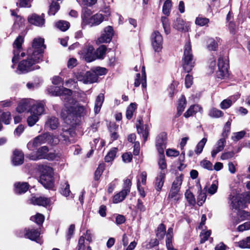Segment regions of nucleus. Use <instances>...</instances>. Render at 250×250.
Instances as JSON below:
<instances>
[{
	"instance_id": "nucleus-60",
	"label": "nucleus",
	"mask_w": 250,
	"mask_h": 250,
	"mask_svg": "<svg viewBox=\"0 0 250 250\" xmlns=\"http://www.w3.org/2000/svg\"><path fill=\"white\" fill-rule=\"evenodd\" d=\"M98 77V76L105 75L107 73V70L104 67H97L92 70Z\"/></svg>"
},
{
	"instance_id": "nucleus-7",
	"label": "nucleus",
	"mask_w": 250,
	"mask_h": 250,
	"mask_svg": "<svg viewBox=\"0 0 250 250\" xmlns=\"http://www.w3.org/2000/svg\"><path fill=\"white\" fill-rule=\"evenodd\" d=\"M151 45L154 51L160 52L163 48V38L160 33L157 31H154L151 34L150 37Z\"/></svg>"
},
{
	"instance_id": "nucleus-44",
	"label": "nucleus",
	"mask_w": 250,
	"mask_h": 250,
	"mask_svg": "<svg viewBox=\"0 0 250 250\" xmlns=\"http://www.w3.org/2000/svg\"><path fill=\"white\" fill-rule=\"evenodd\" d=\"M183 179V176L182 174L179 176H177L173 181L171 188L180 190L181 186L182 184Z\"/></svg>"
},
{
	"instance_id": "nucleus-1",
	"label": "nucleus",
	"mask_w": 250,
	"mask_h": 250,
	"mask_svg": "<svg viewBox=\"0 0 250 250\" xmlns=\"http://www.w3.org/2000/svg\"><path fill=\"white\" fill-rule=\"evenodd\" d=\"M91 10L86 8L82 14V26L84 28L86 25L90 27L99 25L104 20H106L105 17L101 13H97L91 16Z\"/></svg>"
},
{
	"instance_id": "nucleus-59",
	"label": "nucleus",
	"mask_w": 250,
	"mask_h": 250,
	"mask_svg": "<svg viewBox=\"0 0 250 250\" xmlns=\"http://www.w3.org/2000/svg\"><path fill=\"white\" fill-rule=\"evenodd\" d=\"M70 191L69 189V185L67 182H65L63 185H62L61 190V193L67 197L69 195Z\"/></svg>"
},
{
	"instance_id": "nucleus-54",
	"label": "nucleus",
	"mask_w": 250,
	"mask_h": 250,
	"mask_svg": "<svg viewBox=\"0 0 250 250\" xmlns=\"http://www.w3.org/2000/svg\"><path fill=\"white\" fill-rule=\"evenodd\" d=\"M237 245L241 248H250V236L238 242Z\"/></svg>"
},
{
	"instance_id": "nucleus-53",
	"label": "nucleus",
	"mask_w": 250,
	"mask_h": 250,
	"mask_svg": "<svg viewBox=\"0 0 250 250\" xmlns=\"http://www.w3.org/2000/svg\"><path fill=\"white\" fill-rule=\"evenodd\" d=\"M30 219L38 225H41L43 223L44 220V217L42 214L38 213L36 215L32 216Z\"/></svg>"
},
{
	"instance_id": "nucleus-57",
	"label": "nucleus",
	"mask_w": 250,
	"mask_h": 250,
	"mask_svg": "<svg viewBox=\"0 0 250 250\" xmlns=\"http://www.w3.org/2000/svg\"><path fill=\"white\" fill-rule=\"evenodd\" d=\"M208 43L207 47L209 50H216L218 47V44L213 39H209L208 41Z\"/></svg>"
},
{
	"instance_id": "nucleus-8",
	"label": "nucleus",
	"mask_w": 250,
	"mask_h": 250,
	"mask_svg": "<svg viewBox=\"0 0 250 250\" xmlns=\"http://www.w3.org/2000/svg\"><path fill=\"white\" fill-rule=\"evenodd\" d=\"M23 42V37L21 36H19L13 43L14 56L12 60L13 63H17L19 59V53L22 50V44Z\"/></svg>"
},
{
	"instance_id": "nucleus-63",
	"label": "nucleus",
	"mask_w": 250,
	"mask_h": 250,
	"mask_svg": "<svg viewBox=\"0 0 250 250\" xmlns=\"http://www.w3.org/2000/svg\"><path fill=\"white\" fill-rule=\"evenodd\" d=\"M245 135V132L242 131L234 133L231 136V139L234 141H238L242 139Z\"/></svg>"
},
{
	"instance_id": "nucleus-45",
	"label": "nucleus",
	"mask_w": 250,
	"mask_h": 250,
	"mask_svg": "<svg viewBox=\"0 0 250 250\" xmlns=\"http://www.w3.org/2000/svg\"><path fill=\"white\" fill-rule=\"evenodd\" d=\"M209 22L208 18L199 15L195 20V23L199 26H203L207 25Z\"/></svg>"
},
{
	"instance_id": "nucleus-17",
	"label": "nucleus",
	"mask_w": 250,
	"mask_h": 250,
	"mask_svg": "<svg viewBox=\"0 0 250 250\" xmlns=\"http://www.w3.org/2000/svg\"><path fill=\"white\" fill-rule=\"evenodd\" d=\"M142 83V87L146 88V75L144 65L142 66V77L140 73L136 74V78L135 80L134 85L138 87Z\"/></svg>"
},
{
	"instance_id": "nucleus-26",
	"label": "nucleus",
	"mask_w": 250,
	"mask_h": 250,
	"mask_svg": "<svg viewBox=\"0 0 250 250\" xmlns=\"http://www.w3.org/2000/svg\"><path fill=\"white\" fill-rule=\"evenodd\" d=\"M23 153L19 150H16L13 152L12 162L14 165L18 166L22 164L23 162Z\"/></svg>"
},
{
	"instance_id": "nucleus-51",
	"label": "nucleus",
	"mask_w": 250,
	"mask_h": 250,
	"mask_svg": "<svg viewBox=\"0 0 250 250\" xmlns=\"http://www.w3.org/2000/svg\"><path fill=\"white\" fill-rule=\"evenodd\" d=\"M185 195L188 202L190 205L193 206L195 204V198L193 193L190 191L187 190Z\"/></svg>"
},
{
	"instance_id": "nucleus-58",
	"label": "nucleus",
	"mask_w": 250,
	"mask_h": 250,
	"mask_svg": "<svg viewBox=\"0 0 250 250\" xmlns=\"http://www.w3.org/2000/svg\"><path fill=\"white\" fill-rule=\"evenodd\" d=\"M223 112L217 109L212 108L209 112V115L212 118H219L223 115Z\"/></svg>"
},
{
	"instance_id": "nucleus-25",
	"label": "nucleus",
	"mask_w": 250,
	"mask_h": 250,
	"mask_svg": "<svg viewBox=\"0 0 250 250\" xmlns=\"http://www.w3.org/2000/svg\"><path fill=\"white\" fill-rule=\"evenodd\" d=\"M29 188V185L26 182H17L14 184V191L17 194L25 193Z\"/></svg>"
},
{
	"instance_id": "nucleus-16",
	"label": "nucleus",
	"mask_w": 250,
	"mask_h": 250,
	"mask_svg": "<svg viewBox=\"0 0 250 250\" xmlns=\"http://www.w3.org/2000/svg\"><path fill=\"white\" fill-rule=\"evenodd\" d=\"M94 48L92 45H88L81 51L85 60L91 62L95 60V52L93 53Z\"/></svg>"
},
{
	"instance_id": "nucleus-35",
	"label": "nucleus",
	"mask_w": 250,
	"mask_h": 250,
	"mask_svg": "<svg viewBox=\"0 0 250 250\" xmlns=\"http://www.w3.org/2000/svg\"><path fill=\"white\" fill-rule=\"evenodd\" d=\"M107 48L104 45L99 46L95 52V60L103 59L105 55Z\"/></svg>"
},
{
	"instance_id": "nucleus-64",
	"label": "nucleus",
	"mask_w": 250,
	"mask_h": 250,
	"mask_svg": "<svg viewBox=\"0 0 250 250\" xmlns=\"http://www.w3.org/2000/svg\"><path fill=\"white\" fill-rule=\"evenodd\" d=\"M238 215L241 218V220H250V213L245 210L239 211Z\"/></svg>"
},
{
	"instance_id": "nucleus-3",
	"label": "nucleus",
	"mask_w": 250,
	"mask_h": 250,
	"mask_svg": "<svg viewBox=\"0 0 250 250\" xmlns=\"http://www.w3.org/2000/svg\"><path fill=\"white\" fill-rule=\"evenodd\" d=\"M45 47L44 45V40L42 38H36L33 41L32 47L27 51L29 55L34 56L35 62H40L42 60V53Z\"/></svg>"
},
{
	"instance_id": "nucleus-28",
	"label": "nucleus",
	"mask_w": 250,
	"mask_h": 250,
	"mask_svg": "<svg viewBox=\"0 0 250 250\" xmlns=\"http://www.w3.org/2000/svg\"><path fill=\"white\" fill-rule=\"evenodd\" d=\"M49 92L52 93V95L56 96H60L62 95H67L68 96H70L72 94L71 90L64 88L63 87L61 88L55 87L54 91H50Z\"/></svg>"
},
{
	"instance_id": "nucleus-9",
	"label": "nucleus",
	"mask_w": 250,
	"mask_h": 250,
	"mask_svg": "<svg viewBox=\"0 0 250 250\" xmlns=\"http://www.w3.org/2000/svg\"><path fill=\"white\" fill-rule=\"evenodd\" d=\"M114 35V31L112 26H108L106 27L101 36L97 40V43L109 42L112 40Z\"/></svg>"
},
{
	"instance_id": "nucleus-30",
	"label": "nucleus",
	"mask_w": 250,
	"mask_h": 250,
	"mask_svg": "<svg viewBox=\"0 0 250 250\" xmlns=\"http://www.w3.org/2000/svg\"><path fill=\"white\" fill-rule=\"evenodd\" d=\"M51 138L49 133H45L39 135L34 138V141L36 143V145L39 146L42 144L45 143Z\"/></svg>"
},
{
	"instance_id": "nucleus-5",
	"label": "nucleus",
	"mask_w": 250,
	"mask_h": 250,
	"mask_svg": "<svg viewBox=\"0 0 250 250\" xmlns=\"http://www.w3.org/2000/svg\"><path fill=\"white\" fill-rule=\"evenodd\" d=\"M183 61V66L184 70L187 72H190L194 67V62L193 61V56L189 42L185 44Z\"/></svg>"
},
{
	"instance_id": "nucleus-39",
	"label": "nucleus",
	"mask_w": 250,
	"mask_h": 250,
	"mask_svg": "<svg viewBox=\"0 0 250 250\" xmlns=\"http://www.w3.org/2000/svg\"><path fill=\"white\" fill-rule=\"evenodd\" d=\"M0 120L6 125L9 124L11 120L10 113L0 110Z\"/></svg>"
},
{
	"instance_id": "nucleus-38",
	"label": "nucleus",
	"mask_w": 250,
	"mask_h": 250,
	"mask_svg": "<svg viewBox=\"0 0 250 250\" xmlns=\"http://www.w3.org/2000/svg\"><path fill=\"white\" fill-rule=\"evenodd\" d=\"M125 191H123V190L114 195L113 198V202L114 203H118L124 200L126 196L127 195Z\"/></svg>"
},
{
	"instance_id": "nucleus-46",
	"label": "nucleus",
	"mask_w": 250,
	"mask_h": 250,
	"mask_svg": "<svg viewBox=\"0 0 250 250\" xmlns=\"http://www.w3.org/2000/svg\"><path fill=\"white\" fill-rule=\"evenodd\" d=\"M166 234V227L163 224H161L158 227L156 236L158 239H162Z\"/></svg>"
},
{
	"instance_id": "nucleus-40",
	"label": "nucleus",
	"mask_w": 250,
	"mask_h": 250,
	"mask_svg": "<svg viewBox=\"0 0 250 250\" xmlns=\"http://www.w3.org/2000/svg\"><path fill=\"white\" fill-rule=\"evenodd\" d=\"M118 148L117 147H113L112 148L105 156L104 158L106 162H110L112 161L115 158Z\"/></svg>"
},
{
	"instance_id": "nucleus-61",
	"label": "nucleus",
	"mask_w": 250,
	"mask_h": 250,
	"mask_svg": "<svg viewBox=\"0 0 250 250\" xmlns=\"http://www.w3.org/2000/svg\"><path fill=\"white\" fill-rule=\"evenodd\" d=\"M131 186V180L128 178L124 180V187L123 190L125 191L127 193L130 192V187Z\"/></svg>"
},
{
	"instance_id": "nucleus-27",
	"label": "nucleus",
	"mask_w": 250,
	"mask_h": 250,
	"mask_svg": "<svg viewBox=\"0 0 250 250\" xmlns=\"http://www.w3.org/2000/svg\"><path fill=\"white\" fill-rule=\"evenodd\" d=\"M202 110V107L200 105L198 104L192 105L184 113V116L187 118L195 114L198 112H201Z\"/></svg>"
},
{
	"instance_id": "nucleus-55",
	"label": "nucleus",
	"mask_w": 250,
	"mask_h": 250,
	"mask_svg": "<svg viewBox=\"0 0 250 250\" xmlns=\"http://www.w3.org/2000/svg\"><path fill=\"white\" fill-rule=\"evenodd\" d=\"M211 234V230H203L200 234V243H204L205 241H206L208 237L210 236Z\"/></svg>"
},
{
	"instance_id": "nucleus-15",
	"label": "nucleus",
	"mask_w": 250,
	"mask_h": 250,
	"mask_svg": "<svg viewBox=\"0 0 250 250\" xmlns=\"http://www.w3.org/2000/svg\"><path fill=\"white\" fill-rule=\"evenodd\" d=\"M33 102V99H25L22 100L19 104L16 109L19 113H22L25 111L30 112V108L32 106V104Z\"/></svg>"
},
{
	"instance_id": "nucleus-49",
	"label": "nucleus",
	"mask_w": 250,
	"mask_h": 250,
	"mask_svg": "<svg viewBox=\"0 0 250 250\" xmlns=\"http://www.w3.org/2000/svg\"><path fill=\"white\" fill-rule=\"evenodd\" d=\"M179 190L171 188L168 194V198L172 199L175 201H178L180 198V195L179 193Z\"/></svg>"
},
{
	"instance_id": "nucleus-24",
	"label": "nucleus",
	"mask_w": 250,
	"mask_h": 250,
	"mask_svg": "<svg viewBox=\"0 0 250 250\" xmlns=\"http://www.w3.org/2000/svg\"><path fill=\"white\" fill-rule=\"evenodd\" d=\"M59 125L58 118L51 116L48 117L45 124V127L52 130L56 129Z\"/></svg>"
},
{
	"instance_id": "nucleus-36",
	"label": "nucleus",
	"mask_w": 250,
	"mask_h": 250,
	"mask_svg": "<svg viewBox=\"0 0 250 250\" xmlns=\"http://www.w3.org/2000/svg\"><path fill=\"white\" fill-rule=\"evenodd\" d=\"M97 80V77L93 70L86 72V83L96 82Z\"/></svg>"
},
{
	"instance_id": "nucleus-6",
	"label": "nucleus",
	"mask_w": 250,
	"mask_h": 250,
	"mask_svg": "<svg viewBox=\"0 0 250 250\" xmlns=\"http://www.w3.org/2000/svg\"><path fill=\"white\" fill-rule=\"evenodd\" d=\"M34 56L29 55L28 53V59L21 61L18 65V72L19 73H25L32 71L35 69H38L37 66H33V64L39 62H35L34 61Z\"/></svg>"
},
{
	"instance_id": "nucleus-29",
	"label": "nucleus",
	"mask_w": 250,
	"mask_h": 250,
	"mask_svg": "<svg viewBox=\"0 0 250 250\" xmlns=\"http://www.w3.org/2000/svg\"><path fill=\"white\" fill-rule=\"evenodd\" d=\"M173 237V229L170 228L167 230L166 238V246L168 250H177L173 248L172 239Z\"/></svg>"
},
{
	"instance_id": "nucleus-11",
	"label": "nucleus",
	"mask_w": 250,
	"mask_h": 250,
	"mask_svg": "<svg viewBox=\"0 0 250 250\" xmlns=\"http://www.w3.org/2000/svg\"><path fill=\"white\" fill-rule=\"evenodd\" d=\"M45 103L43 101H36L33 100L32 106L30 108V113H33L39 116L44 113Z\"/></svg>"
},
{
	"instance_id": "nucleus-48",
	"label": "nucleus",
	"mask_w": 250,
	"mask_h": 250,
	"mask_svg": "<svg viewBox=\"0 0 250 250\" xmlns=\"http://www.w3.org/2000/svg\"><path fill=\"white\" fill-rule=\"evenodd\" d=\"M136 104L134 103H131L128 106L126 111V117L127 119L129 120L132 117L133 112L136 109Z\"/></svg>"
},
{
	"instance_id": "nucleus-21",
	"label": "nucleus",
	"mask_w": 250,
	"mask_h": 250,
	"mask_svg": "<svg viewBox=\"0 0 250 250\" xmlns=\"http://www.w3.org/2000/svg\"><path fill=\"white\" fill-rule=\"evenodd\" d=\"M226 143V141L225 138H221L217 141L214 148L211 151L212 157L214 158L218 153L224 149Z\"/></svg>"
},
{
	"instance_id": "nucleus-20",
	"label": "nucleus",
	"mask_w": 250,
	"mask_h": 250,
	"mask_svg": "<svg viewBox=\"0 0 250 250\" xmlns=\"http://www.w3.org/2000/svg\"><path fill=\"white\" fill-rule=\"evenodd\" d=\"M40 182L46 188H51L54 186L53 176L41 175Z\"/></svg>"
},
{
	"instance_id": "nucleus-33",
	"label": "nucleus",
	"mask_w": 250,
	"mask_h": 250,
	"mask_svg": "<svg viewBox=\"0 0 250 250\" xmlns=\"http://www.w3.org/2000/svg\"><path fill=\"white\" fill-rule=\"evenodd\" d=\"M38 170L41 173V175L53 176V169L51 167L49 166L45 165L39 166Z\"/></svg>"
},
{
	"instance_id": "nucleus-19",
	"label": "nucleus",
	"mask_w": 250,
	"mask_h": 250,
	"mask_svg": "<svg viewBox=\"0 0 250 250\" xmlns=\"http://www.w3.org/2000/svg\"><path fill=\"white\" fill-rule=\"evenodd\" d=\"M40 232L38 229H28L25 230V236L26 238L39 243Z\"/></svg>"
},
{
	"instance_id": "nucleus-43",
	"label": "nucleus",
	"mask_w": 250,
	"mask_h": 250,
	"mask_svg": "<svg viewBox=\"0 0 250 250\" xmlns=\"http://www.w3.org/2000/svg\"><path fill=\"white\" fill-rule=\"evenodd\" d=\"M30 114V116L27 118V122L29 126H32L39 121L40 116L33 113Z\"/></svg>"
},
{
	"instance_id": "nucleus-34",
	"label": "nucleus",
	"mask_w": 250,
	"mask_h": 250,
	"mask_svg": "<svg viewBox=\"0 0 250 250\" xmlns=\"http://www.w3.org/2000/svg\"><path fill=\"white\" fill-rule=\"evenodd\" d=\"M186 105V100L184 96H182L178 101L177 106V113L176 116H180L184 111Z\"/></svg>"
},
{
	"instance_id": "nucleus-22",
	"label": "nucleus",
	"mask_w": 250,
	"mask_h": 250,
	"mask_svg": "<svg viewBox=\"0 0 250 250\" xmlns=\"http://www.w3.org/2000/svg\"><path fill=\"white\" fill-rule=\"evenodd\" d=\"M165 179V173L161 171L159 173L155 181V188L158 191H160L164 185Z\"/></svg>"
},
{
	"instance_id": "nucleus-10",
	"label": "nucleus",
	"mask_w": 250,
	"mask_h": 250,
	"mask_svg": "<svg viewBox=\"0 0 250 250\" xmlns=\"http://www.w3.org/2000/svg\"><path fill=\"white\" fill-rule=\"evenodd\" d=\"M218 67L217 77L221 79L227 77L228 75V64L224 61L222 57H220L218 60Z\"/></svg>"
},
{
	"instance_id": "nucleus-4",
	"label": "nucleus",
	"mask_w": 250,
	"mask_h": 250,
	"mask_svg": "<svg viewBox=\"0 0 250 250\" xmlns=\"http://www.w3.org/2000/svg\"><path fill=\"white\" fill-rule=\"evenodd\" d=\"M48 148L43 146L39 148L36 152H32L27 155V157L31 160H38L46 159L48 160H55L57 156L54 152H48Z\"/></svg>"
},
{
	"instance_id": "nucleus-52",
	"label": "nucleus",
	"mask_w": 250,
	"mask_h": 250,
	"mask_svg": "<svg viewBox=\"0 0 250 250\" xmlns=\"http://www.w3.org/2000/svg\"><path fill=\"white\" fill-rule=\"evenodd\" d=\"M161 21L166 34H168L170 29L168 19L166 17H162Z\"/></svg>"
},
{
	"instance_id": "nucleus-41",
	"label": "nucleus",
	"mask_w": 250,
	"mask_h": 250,
	"mask_svg": "<svg viewBox=\"0 0 250 250\" xmlns=\"http://www.w3.org/2000/svg\"><path fill=\"white\" fill-rule=\"evenodd\" d=\"M172 7V2L170 0H166L163 6V13L168 16L170 12V10Z\"/></svg>"
},
{
	"instance_id": "nucleus-23",
	"label": "nucleus",
	"mask_w": 250,
	"mask_h": 250,
	"mask_svg": "<svg viewBox=\"0 0 250 250\" xmlns=\"http://www.w3.org/2000/svg\"><path fill=\"white\" fill-rule=\"evenodd\" d=\"M173 27L179 31L186 32L188 30L189 25L183 19L177 18L174 22Z\"/></svg>"
},
{
	"instance_id": "nucleus-62",
	"label": "nucleus",
	"mask_w": 250,
	"mask_h": 250,
	"mask_svg": "<svg viewBox=\"0 0 250 250\" xmlns=\"http://www.w3.org/2000/svg\"><path fill=\"white\" fill-rule=\"evenodd\" d=\"M250 229V221L246 222L237 227L239 231H243Z\"/></svg>"
},
{
	"instance_id": "nucleus-56",
	"label": "nucleus",
	"mask_w": 250,
	"mask_h": 250,
	"mask_svg": "<svg viewBox=\"0 0 250 250\" xmlns=\"http://www.w3.org/2000/svg\"><path fill=\"white\" fill-rule=\"evenodd\" d=\"M104 164H100L95 172V179L98 180L101 176L104 170Z\"/></svg>"
},
{
	"instance_id": "nucleus-31",
	"label": "nucleus",
	"mask_w": 250,
	"mask_h": 250,
	"mask_svg": "<svg viewBox=\"0 0 250 250\" xmlns=\"http://www.w3.org/2000/svg\"><path fill=\"white\" fill-rule=\"evenodd\" d=\"M104 101V95L103 94H100L96 98L95 106L94 112L95 114H98L100 112L103 103Z\"/></svg>"
},
{
	"instance_id": "nucleus-50",
	"label": "nucleus",
	"mask_w": 250,
	"mask_h": 250,
	"mask_svg": "<svg viewBox=\"0 0 250 250\" xmlns=\"http://www.w3.org/2000/svg\"><path fill=\"white\" fill-rule=\"evenodd\" d=\"M60 6L59 3L55 1H53L50 5L48 13L49 15H54L59 10Z\"/></svg>"
},
{
	"instance_id": "nucleus-12",
	"label": "nucleus",
	"mask_w": 250,
	"mask_h": 250,
	"mask_svg": "<svg viewBox=\"0 0 250 250\" xmlns=\"http://www.w3.org/2000/svg\"><path fill=\"white\" fill-rule=\"evenodd\" d=\"M241 199L240 195L233 191L229 197L230 208L235 209L239 208L242 204Z\"/></svg>"
},
{
	"instance_id": "nucleus-13",
	"label": "nucleus",
	"mask_w": 250,
	"mask_h": 250,
	"mask_svg": "<svg viewBox=\"0 0 250 250\" xmlns=\"http://www.w3.org/2000/svg\"><path fill=\"white\" fill-rule=\"evenodd\" d=\"M167 134L161 133L156 138V146L159 153H164V149L166 147Z\"/></svg>"
},
{
	"instance_id": "nucleus-37",
	"label": "nucleus",
	"mask_w": 250,
	"mask_h": 250,
	"mask_svg": "<svg viewBox=\"0 0 250 250\" xmlns=\"http://www.w3.org/2000/svg\"><path fill=\"white\" fill-rule=\"evenodd\" d=\"M207 142V139L206 138H203L197 144L194 150V152L197 155H199L200 153H201Z\"/></svg>"
},
{
	"instance_id": "nucleus-42",
	"label": "nucleus",
	"mask_w": 250,
	"mask_h": 250,
	"mask_svg": "<svg viewBox=\"0 0 250 250\" xmlns=\"http://www.w3.org/2000/svg\"><path fill=\"white\" fill-rule=\"evenodd\" d=\"M69 26V23L65 21H60L56 23V26L62 31H66Z\"/></svg>"
},
{
	"instance_id": "nucleus-18",
	"label": "nucleus",
	"mask_w": 250,
	"mask_h": 250,
	"mask_svg": "<svg viewBox=\"0 0 250 250\" xmlns=\"http://www.w3.org/2000/svg\"><path fill=\"white\" fill-rule=\"evenodd\" d=\"M31 202L34 205L46 207L50 204L51 200L50 198H47L44 197H33L31 199Z\"/></svg>"
},
{
	"instance_id": "nucleus-32",
	"label": "nucleus",
	"mask_w": 250,
	"mask_h": 250,
	"mask_svg": "<svg viewBox=\"0 0 250 250\" xmlns=\"http://www.w3.org/2000/svg\"><path fill=\"white\" fill-rule=\"evenodd\" d=\"M137 129L139 134H142L144 141H146L148 135V129L147 126L145 125H142L141 123L139 122V125H137Z\"/></svg>"
},
{
	"instance_id": "nucleus-2",
	"label": "nucleus",
	"mask_w": 250,
	"mask_h": 250,
	"mask_svg": "<svg viewBox=\"0 0 250 250\" xmlns=\"http://www.w3.org/2000/svg\"><path fill=\"white\" fill-rule=\"evenodd\" d=\"M89 111L88 108L79 104L70 107L67 110L63 109L62 112V117L68 123L72 118L74 117H83L86 115Z\"/></svg>"
},
{
	"instance_id": "nucleus-14",
	"label": "nucleus",
	"mask_w": 250,
	"mask_h": 250,
	"mask_svg": "<svg viewBox=\"0 0 250 250\" xmlns=\"http://www.w3.org/2000/svg\"><path fill=\"white\" fill-rule=\"evenodd\" d=\"M28 21L29 23L37 26L42 27L45 24V19L44 14L38 15L36 14H33L28 17Z\"/></svg>"
},
{
	"instance_id": "nucleus-47",
	"label": "nucleus",
	"mask_w": 250,
	"mask_h": 250,
	"mask_svg": "<svg viewBox=\"0 0 250 250\" xmlns=\"http://www.w3.org/2000/svg\"><path fill=\"white\" fill-rule=\"evenodd\" d=\"M159 158L158 160V165L159 168L161 170H165L167 167V165L164 153H159Z\"/></svg>"
}]
</instances>
